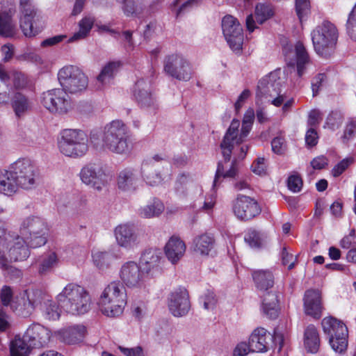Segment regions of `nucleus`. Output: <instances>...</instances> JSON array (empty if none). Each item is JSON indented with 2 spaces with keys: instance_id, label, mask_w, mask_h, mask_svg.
Segmentation results:
<instances>
[{
  "instance_id": "f257e3e1",
  "label": "nucleus",
  "mask_w": 356,
  "mask_h": 356,
  "mask_svg": "<svg viewBox=\"0 0 356 356\" xmlns=\"http://www.w3.org/2000/svg\"><path fill=\"white\" fill-rule=\"evenodd\" d=\"M127 133L126 124L122 120H115L104 127L102 140L97 131H92L90 140L96 149H107L118 154H126L129 149L126 138Z\"/></svg>"
},
{
  "instance_id": "f03ea898",
  "label": "nucleus",
  "mask_w": 356,
  "mask_h": 356,
  "mask_svg": "<svg viewBox=\"0 0 356 356\" xmlns=\"http://www.w3.org/2000/svg\"><path fill=\"white\" fill-rule=\"evenodd\" d=\"M58 302L68 314L81 315L90 309L91 297L82 286L74 283L67 284L57 296Z\"/></svg>"
},
{
  "instance_id": "7ed1b4c3",
  "label": "nucleus",
  "mask_w": 356,
  "mask_h": 356,
  "mask_svg": "<svg viewBox=\"0 0 356 356\" xmlns=\"http://www.w3.org/2000/svg\"><path fill=\"white\" fill-rule=\"evenodd\" d=\"M98 305L102 313L106 316L118 317L121 315L127 305L124 284L120 281L108 284L99 296Z\"/></svg>"
},
{
  "instance_id": "20e7f679",
  "label": "nucleus",
  "mask_w": 356,
  "mask_h": 356,
  "mask_svg": "<svg viewBox=\"0 0 356 356\" xmlns=\"http://www.w3.org/2000/svg\"><path fill=\"white\" fill-rule=\"evenodd\" d=\"M255 113L249 108L244 113L241 127L237 119H233L220 143L222 156H230L235 145L242 143L249 135L254 120Z\"/></svg>"
},
{
  "instance_id": "39448f33",
  "label": "nucleus",
  "mask_w": 356,
  "mask_h": 356,
  "mask_svg": "<svg viewBox=\"0 0 356 356\" xmlns=\"http://www.w3.org/2000/svg\"><path fill=\"white\" fill-rule=\"evenodd\" d=\"M285 94L282 93V83L277 72H270L261 79L256 91V103L269 102L276 107L282 106Z\"/></svg>"
},
{
  "instance_id": "423d86ee",
  "label": "nucleus",
  "mask_w": 356,
  "mask_h": 356,
  "mask_svg": "<svg viewBox=\"0 0 356 356\" xmlns=\"http://www.w3.org/2000/svg\"><path fill=\"white\" fill-rule=\"evenodd\" d=\"M29 84V79L24 72L17 70L8 72L0 63V106L8 104L11 94L20 92Z\"/></svg>"
},
{
  "instance_id": "0eeeda50",
  "label": "nucleus",
  "mask_w": 356,
  "mask_h": 356,
  "mask_svg": "<svg viewBox=\"0 0 356 356\" xmlns=\"http://www.w3.org/2000/svg\"><path fill=\"white\" fill-rule=\"evenodd\" d=\"M88 136L79 129H65L60 133L58 146L65 156H83L88 151Z\"/></svg>"
},
{
  "instance_id": "6e6552de",
  "label": "nucleus",
  "mask_w": 356,
  "mask_h": 356,
  "mask_svg": "<svg viewBox=\"0 0 356 356\" xmlns=\"http://www.w3.org/2000/svg\"><path fill=\"white\" fill-rule=\"evenodd\" d=\"M321 325L323 332L328 336L332 350L339 354L345 353L348 348V336L346 325L333 316L325 317L321 321Z\"/></svg>"
},
{
  "instance_id": "1a4fd4ad",
  "label": "nucleus",
  "mask_w": 356,
  "mask_h": 356,
  "mask_svg": "<svg viewBox=\"0 0 356 356\" xmlns=\"http://www.w3.org/2000/svg\"><path fill=\"white\" fill-rule=\"evenodd\" d=\"M338 39L336 26L330 22H324L312 33V40L316 52L327 56L334 49Z\"/></svg>"
},
{
  "instance_id": "9d476101",
  "label": "nucleus",
  "mask_w": 356,
  "mask_h": 356,
  "mask_svg": "<svg viewBox=\"0 0 356 356\" xmlns=\"http://www.w3.org/2000/svg\"><path fill=\"white\" fill-rule=\"evenodd\" d=\"M58 79L62 88L67 92L75 94L85 90L88 79L83 72L76 66L66 65L58 72Z\"/></svg>"
},
{
  "instance_id": "9b49d317",
  "label": "nucleus",
  "mask_w": 356,
  "mask_h": 356,
  "mask_svg": "<svg viewBox=\"0 0 356 356\" xmlns=\"http://www.w3.org/2000/svg\"><path fill=\"white\" fill-rule=\"evenodd\" d=\"M42 105L51 113L65 115L73 108L71 98L63 88H54L42 95Z\"/></svg>"
},
{
  "instance_id": "f8f14e48",
  "label": "nucleus",
  "mask_w": 356,
  "mask_h": 356,
  "mask_svg": "<svg viewBox=\"0 0 356 356\" xmlns=\"http://www.w3.org/2000/svg\"><path fill=\"white\" fill-rule=\"evenodd\" d=\"M20 28L26 37H34L42 29V17L31 0H20Z\"/></svg>"
},
{
  "instance_id": "ddd939ff",
  "label": "nucleus",
  "mask_w": 356,
  "mask_h": 356,
  "mask_svg": "<svg viewBox=\"0 0 356 356\" xmlns=\"http://www.w3.org/2000/svg\"><path fill=\"white\" fill-rule=\"evenodd\" d=\"M46 230L47 225L43 219L31 216L23 221L20 233L26 240H29L30 248H35L47 243Z\"/></svg>"
},
{
  "instance_id": "4468645a",
  "label": "nucleus",
  "mask_w": 356,
  "mask_h": 356,
  "mask_svg": "<svg viewBox=\"0 0 356 356\" xmlns=\"http://www.w3.org/2000/svg\"><path fill=\"white\" fill-rule=\"evenodd\" d=\"M83 183L97 191H101L108 184L111 175L106 165L102 163H89L80 172Z\"/></svg>"
},
{
  "instance_id": "2eb2a0df",
  "label": "nucleus",
  "mask_w": 356,
  "mask_h": 356,
  "mask_svg": "<svg viewBox=\"0 0 356 356\" xmlns=\"http://www.w3.org/2000/svg\"><path fill=\"white\" fill-rule=\"evenodd\" d=\"M163 70L168 76L182 81H189L193 75L191 65L179 54L166 56L163 62Z\"/></svg>"
},
{
  "instance_id": "dca6fc26",
  "label": "nucleus",
  "mask_w": 356,
  "mask_h": 356,
  "mask_svg": "<svg viewBox=\"0 0 356 356\" xmlns=\"http://www.w3.org/2000/svg\"><path fill=\"white\" fill-rule=\"evenodd\" d=\"M19 187L31 189L36 184V170L31 161L26 158H19L11 165Z\"/></svg>"
},
{
  "instance_id": "f3484780",
  "label": "nucleus",
  "mask_w": 356,
  "mask_h": 356,
  "mask_svg": "<svg viewBox=\"0 0 356 356\" xmlns=\"http://www.w3.org/2000/svg\"><path fill=\"white\" fill-rule=\"evenodd\" d=\"M120 277L122 284L131 289H140L145 286L149 280L140 266L134 261H127L122 266Z\"/></svg>"
},
{
  "instance_id": "a211bd4d",
  "label": "nucleus",
  "mask_w": 356,
  "mask_h": 356,
  "mask_svg": "<svg viewBox=\"0 0 356 356\" xmlns=\"http://www.w3.org/2000/svg\"><path fill=\"white\" fill-rule=\"evenodd\" d=\"M223 35L230 48L235 51H240L243 42V29L235 17L226 15L222 20Z\"/></svg>"
},
{
  "instance_id": "6ab92c4d",
  "label": "nucleus",
  "mask_w": 356,
  "mask_h": 356,
  "mask_svg": "<svg viewBox=\"0 0 356 356\" xmlns=\"http://www.w3.org/2000/svg\"><path fill=\"white\" fill-rule=\"evenodd\" d=\"M274 341L279 343L280 348H282L284 343L283 335L275 332L272 335L263 327L256 328L251 334L249 341L252 352H266L268 350L270 341Z\"/></svg>"
},
{
  "instance_id": "aec40b11",
  "label": "nucleus",
  "mask_w": 356,
  "mask_h": 356,
  "mask_svg": "<svg viewBox=\"0 0 356 356\" xmlns=\"http://www.w3.org/2000/svg\"><path fill=\"white\" fill-rule=\"evenodd\" d=\"M233 211L238 219L249 220L261 213V208L254 199L239 195L234 201Z\"/></svg>"
},
{
  "instance_id": "412c9836",
  "label": "nucleus",
  "mask_w": 356,
  "mask_h": 356,
  "mask_svg": "<svg viewBox=\"0 0 356 356\" xmlns=\"http://www.w3.org/2000/svg\"><path fill=\"white\" fill-rule=\"evenodd\" d=\"M283 52L288 65H297V71L299 76L304 73L305 65L309 62V56L303 44L298 41L293 48L291 46H286Z\"/></svg>"
},
{
  "instance_id": "4be33fe9",
  "label": "nucleus",
  "mask_w": 356,
  "mask_h": 356,
  "mask_svg": "<svg viewBox=\"0 0 356 356\" xmlns=\"http://www.w3.org/2000/svg\"><path fill=\"white\" fill-rule=\"evenodd\" d=\"M168 308L177 317L185 316L191 308L189 295L185 288H179L170 293L168 297Z\"/></svg>"
},
{
  "instance_id": "5701e85b",
  "label": "nucleus",
  "mask_w": 356,
  "mask_h": 356,
  "mask_svg": "<svg viewBox=\"0 0 356 356\" xmlns=\"http://www.w3.org/2000/svg\"><path fill=\"white\" fill-rule=\"evenodd\" d=\"M323 309L321 293L318 290H307L304 296L305 313L315 319H319Z\"/></svg>"
},
{
  "instance_id": "b1692460",
  "label": "nucleus",
  "mask_w": 356,
  "mask_h": 356,
  "mask_svg": "<svg viewBox=\"0 0 356 356\" xmlns=\"http://www.w3.org/2000/svg\"><path fill=\"white\" fill-rule=\"evenodd\" d=\"M114 235L118 245L130 249L138 243V234L134 225L120 224L114 229Z\"/></svg>"
},
{
  "instance_id": "393cba45",
  "label": "nucleus",
  "mask_w": 356,
  "mask_h": 356,
  "mask_svg": "<svg viewBox=\"0 0 356 356\" xmlns=\"http://www.w3.org/2000/svg\"><path fill=\"white\" fill-rule=\"evenodd\" d=\"M161 252L154 249L144 251L140 259V266L149 279L160 271Z\"/></svg>"
},
{
  "instance_id": "a878e982",
  "label": "nucleus",
  "mask_w": 356,
  "mask_h": 356,
  "mask_svg": "<svg viewBox=\"0 0 356 356\" xmlns=\"http://www.w3.org/2000/svg\"><path fill=\"white\" fill-rule=\"evenodd\" d=\"M25 340H28L31 346L41 348L47 345L50 340V331L40 324H33L24 334Z\"/></svg>"
},
{
  "instance_id": "bb28decb",
  "label": "nucleus",
  "mask_w": 356,
  "mask_h": 356,
  "mask_svg": "<svg viewBox=\"0 0 356 356\" xmlns=\"http://www.w3.org/2000/svg\"><path fill=\"white\" fill-rule=\"evenodd\" d=\"M134 95L141 106L156 108V101L151 92L149 82L138 80L134 88Z\"/></svg>"
},
{
  "instance_id": "cd10ccee",
  "label": "nucleus",
  "mask_w": 356,
  "mask_h": 356,
  "mask_svg": "<svg viewBox=\"0 0 356 356\" xmlns=\"http://www.w3.org/2000/svg\"><path fill=\"white\" fill-rule=\"evenodd\" d=\"M29 240H26L23 236H14L11 241L8 244H11L8 250L10 260L17 261L24 260L29 256Z\"/></svg>"
},
{
  "instance_id": "c85d7f7f",
  "label": "nucleus",
  "mask_w": 356,
  "mask_h": 356,
  "mask_svg": "<svg viewBox=\"0 0 356 356\" xmlns=\"http://www.w3.org/2000/svg\"><path fill=\"white\" fill-rule=\"evenodd\" d=\"M186 246L178 236L170 238L164 247V252L168 259L172 264H177L184 255Z\"/></svg>"
},
{
  "instance_id": "c756f323",
  "label": "nucleus",
  "mask_w": 356,
  "mask_h": 356,
  "mask_svg": "<svg viewBox=\"0 0 356 356\" xmlns=\"http://www.w3.org/2000/svg\"><path fill=\"white\" fill-rule=\"evenodd\" d=\"M42 299V293L40 291H26L22 297V304H19L16 309L19 315L28 316L34 311L35 307L41 303Z\"/></svg>"
},
{
  "instance_id": "7c9ffc66",
  "label": "nucleus",
  "mask_w": 356,
  "mask_h": 356,
  "mask_svg": "<svg viewBox=\"0 0 356 356\" xmlns=\"http://www.w3.org/2000/svg\"><path fill=\"white\" fill-rule=\"evenodd\" d=\"M237 164L235 157H224L218 163V168L213 181V186H216L220 177H233L236 174Z\"/></svg>"
},
{
  "instance_id": "2f4dec72",
  "label": "nucleus",
  "mask_w": 356,
  "mask_h": 356,
  "mask_svg": "<svg viewBox=\"0 0 356 356\" xmlns=\"http://www.w3.org/2000/svg\"><path fill=\"white\" fill-rule=\"evenodd\" d=\"M252 276L257 289L260 291H267L274 286L275 277L270 270H254Z\"/></svg>"
},
{
  "instance_id": "473e14b6",
  "label": "nucleus",
  "mask_w": 356,
  "mask_h": 356,
  "mask_svg": "<svg viewBox=\"0 0 356 356\" xmlns=\"http://www.w3.org/2000/svg\"><path fill=\"white\" fill-rule=\"evenodd\" d=\"M13 110L17 118H22L31 110V100L22 92L11 94L10 100Z\"/></svg>"
},
{
  "instance_id": "72a5a7b5",
  "label": "nucleus",
  "mask_w": 356,
  "mask_h": 356,
  "mask_svg": "<svg viewBox=\"0 0 356 356\" xmlns=\"http://www.w3.org/2000/svg\"><path fill=\"white\" fill-rule=\"evenodd\" d=\"M138 179L134 170L124 169L122 170L117 179L118 188L122 191H134L138 186Z\"/></svg>"
},
{
  "instance_id": "f704fd0d",
  "label": "nucleus",
  "mask_w": 356,
  "mask_h": 356,
  "mask_svg": "<svg viewBox=\"0 0 356 356\" xmlns=\"http://www.w3.org/2000/svg\"><path fill=\"white\" fill-rule=\"evenodd\" d=\"M86 328L83 325H76L63 329L60 333L62 340L68 344H74L83 340Z\"/></svg>"
},
{
  "instance_id": "c9c22d12",
  "label": "nucleus",
  "mask_w": 356,
  "mask_h": 356,
  "mask_svg": "<svg viewBox=\"0 0 356 356\" xmlns=\"http://www.w3.org/2000/svg\"><path fill=\"white\" fill-rule=\"evenodd\" d=\"M261 308L264 314L270 318H275L278 316V299L275 292L264 291Z\"/></svg>"
},
{
  "instance_id": "e433bc0d",
  "label": "nucleus",
  "mask_w": 356,
  "mask_h": 356,
  "mask_svg": "<svg viewBox=\"0 0 356 356\" xmlns=\"http://www.w3.org/2000/svg\"><path fill=\"white\" fill-rule=\"evenodd\" d=\"M18 187L19 185L11 166L8 170L0 172V193L10 195L17 191Z\"/></svg>"
},
{
  "instance_id": "4c0bfd02",
  "label": "nucleus",
  "mask_w": 356,
  "mask_h": 356,
  "mask_svg": "<svg viewBox=\"0 0 356 356\" xmlns=\"http://www.w3.org/2000/svg\"><path fill=\"white\" fill-rule=\"evenodd\" d=\"M305 347L308 353H316L320 348V337L317 328L309 325L305 331Z\"/></svg>"
},
{
  "instance_id": "58836bf2",
  "label": "nucleus",
  "mask_w": 356,
  "mask_h": 356,
  "mask_svg": "<svg viewBox=\"0 0 356 356\" xmlns=\"http://www.w3.org/2000/svg\"><path fill=\"white\" fill-rule=\"evenodd\" d=\"M121 66L120 62L111 61L108 63L101 70L97 77V81L101 86L109 83L118 72Z\"/></svg>"
},
{
  "instance_id": "ea45409f",
  "label": "nucleus",
  "mask_w": 356,
  "mask_h": 356,
  "mask_svg": "<svg viewBox=\"0 0 356 356\" xmlns=\"http://www.w3.org/2000/svg\"><path fill=\"white\" fill-rule=\"evenodd\" d=\"M214 243L215 240L212 236L202 234L194 239V251L201 255H209L214 247Z\"/></svg>"
},
{
  "instance_id": "a19ab883",
  "label": "nucleus",
  "mask_w": 356,
  "mask_h": 356,
  "mask_svg": "<svg viewBox=\"0 0 356 356\" xmlns=\"http://www.w3.org/2000/svg\"><path fill=\"white\" fill-rule=\"evenodd\" d=\"M17 28L12 17L8 13L0 12V35L11 38L15 35Z\"/></svg>"
},
{
  "instance_id": "79ce46f5",
  "label": "nucleus",
  "mask_w": 356,
  "mask_h": 356,
  "mask_svg": "<svg viewBox=\"0 0 356 356\" xmlns=\"http://www.w3.org/2000/svg\"><path fill=\"white\" fill-rule=\"evenodd\" d=\"M95 19L92 17L87 16L83 17L79 22V31L74 33L68 40V42H73L86 38L92 28Z\"/></svg>"
},
{
  "instance_id": "37998d69",
  "label": "nucleus",
  "mask_w": 356,
  "mask_h": 356,
  "mask_svg": "<svg viewBox=\"0 0 356 356\" xmlns=\"http://www.w3.org/2000/svg\"><path fill=\"white\" fill-rule=\"evenodd\" d=\"M31 348L33 347L31 346L28 340H25L24 335L22 338L16 337L10 343V355L11 356H27Z\"/></svg>"
},
{
  "instance_id": "c03bdc74",
  "label": "nucleus",
  "mask_w": 356,
  "mask_h": 356,
  "mask_svg": "<svg viewBox=\"0 0 356 356\" xmlns=\"http://www.w3.org/2000/svg\"><path fill=\"white\" fill-rule=\"evenodd\" d=\"M59 262L58 257L56 252H49L43 255L38 266V273L40 275H45L52 270L54 268L58 266Z\"/></svg>"
},
{
  "instance_id": "a18cd8bd",
  "label": "nucleus",
  "mask_w": 356,
  "mask_h": 356,
  "mask_svg": "<svg viewBox=\"0 0 356 356\" xmlns=\"http://www.w3.org/2000/svg\"><path fill=\"white\" fill-rule=\"evenodd\" d=\"M164 211V205L158 199H154L149 204L140 209V215L145 218L159 216Z\"/></svg>"
},
{
  "instance_id": "49530a36",
  "label": "nucleus",
  "mask_w": 356,
  "mask_h": 356,
  "mask_svg": "<svg viewBox=\"0 0 356 356\" xmlns=\"http://www.w3.org/2000/svg\"><path fill=\"white\" fill-rule=\"evenodd\" d=\"M40 305L43 315L47 319L53 321L58 319L60 312L56 302L51 300L45 299L42 296Z\"/></svg>"
},
{
  "instance_id": "de8ad7c7",
  "label": "nucleus",
  "mask_w": 356,
  "mask_h": 356,
  "mask_svg": "<svg viewBox=\"0 0 356 356\" xmlns=\"http://www.w3.org/2000/svg\"><path fill=\"white\" fill-rule=\"evenodd\" d=\"M122 3V10L127 17H139L143 13V7L136 4L133 0H116Z\"/></svg>"
},
{
  "instance_id": "09e8293b",
  "label": "nucleus",
  "mask_w": 356,
  "mask_h": 356,
  "mask_svg": "<svg viewBox=\"0 0 356 356\" xmlns=\"http://www.w3.org/2000/svg\"><path fill=\"white\" fill-rule=\"evenodd\" d=\"M92 257L95 264L99 269L108 267L113 258V255L107 252H97L93 254Z\"/></svg>"
},
{
  "instance_id": "8fccbe9b",
  "label": "nucleus",
  "mask_w": 356,
  "mask_h": 356,
  "mask_svg": "<svg viewBox=\"0 0 356 356\" xmlns=\"http://www.w3.org/2000/svg\"><path fill=\"white\" fill-rule=\"evenodd\" d=\"M142 173L147 184L150 186H157L162 181L161 175L154 172L147 164L143 165Z\"/></svg>"
},
{
  "instance_id": "3c124183",
  "label": "nucleus",
  "mask_w": 356,
  "mask_h": 356,
  "mask_svg": "<svg viewBox=\"0 0 356 356\" xmlns=\"http://www.w3.org/2000/svg\"><path fill=\"white\" fill-rule=\"evenodd\" d=\"M198 1L199 0H187L180 3V0H175L172 4V11L176 15V17H179L188 9L197 5Z\"/></svg>"
},
{
  "instance_id": "603ef678",
  "label": "nucleus",
  "mask_w": 356,
  "mask_h": 356,
  "mask_svg": "<svg viewBox=\"0 0 356 356\" xmlns=\"http://www.w3.org/2000/svg\"><path fill=\"white\" fill-rule=\"evenodd\" d=\"M273 15L271 8L268 5L259 3L255 8V17L257 22L262 24Z\"/></svg>"
},
{
  "instance_id": "864d4df0",
  "label": "nucleus",
  "mask_w": 356,
  "mask_h": 356,
  "mask_svg": "<svg viewBox=\"0 0 356 356\" xmlns=\"http://www.w3.org/2000/svg\"><path fill=\"white\" fill-rule=\"evenodd\" d=\"M268 164L265 157H257L251 165L252 171L259 176L267 175Z\"/></svg>"
},
{
  "instance_id": "5fc2aeb1",
  "label": "nucleus",
  "mask_w": 356,
  "mask_h": 356,
  "mask_svg": "<svg viewBox=\"0 0 356 356\" xmlns=\"http://www.w3.org/2000/svg\"><path fill=\"white\" fill-rule=\"evenodd\" d=\"M346 31L351 39L356 41V3L348 15Z\"/></svg>"
},
{
  "instance_id": "6e6d98bb",
  "label": "nucleus",
  "mask_w": 356,
  "mask_h": 356,
  "mask_svg": "<svg viewBox=\"0 0 356 356\" xmlns=\"http://www.w3.org/2000/svg\"><path fill=\"white\" fill-rule=\"evenodd\" d=\"M296 11L300 21L310 13L309 0H296Z\"/></svg>"
},
{
  "instance_id": "4d7b16f0",
  "label": "nucleus",
  "mask_w": 356,
  "mask_h": 356,
  "mask_svg": "<svg viewBox=\"0 0 356 356\" xmlns=\"http://www.w3.org/2000/svg\"><path fill=\"white\" fill-rule=\"evenodd\" d=\"M303 181L298 174L291 175L287 179V187L293 193H298L302 190Z\"/></svg>"
},
{
  "instance_id": "13d9d810",
  "label": "nucleus",
  "mask_w": 356,
  "mask_h": 356,
  "mask_svg": "<svg viewBox=\"0 0 356 356\" xmlns=\"http://www.w3.org/2000/svg\"><path fill=\"white\" fill-rule=\"evenodd\" d=\"M245 241L252 248H259L261 244L259 233L254 229H250L245 236Z\"/></svg>"
},
{
  "instance_id": "bf43d9fd",
  "label": "nucleus",
  "mask_w": 356,
  "mask_h": 356,
  "mask_svg": "<svg viewBox=\"0 0 356 356\" xmlns=\"http://www.w3.org/2000/svg\"><path fill=\"white\" fill-rule=\"evenodd\" d=\"M200 301L203 303L206 309H213L217 302L216 296L213 292L207 291L201 298Z\"/></svg>"
},
{
  "instance_id": "052dcab7",
  "label": "nucleus",
  "mask_w": 356,
  "mask_h": 356,
  "mask_svg": "<svg viewBox=\"0 0 356 356\" xmlns=\"http://www.w3.org/2000/svg\"><path fill=\"white\" fill-rule=\"evenodd\" d=\"M356 136V121L351 120L346 126L342 139L343 143L348 142Z\"/></svg>"
},
{
  "instance_id": "680f3d73",
  "label": "nucleus",
  "mask_w": 356,
  "mask_h": 356,
  "mask_svg": "<svg viewBox=\"0 0 356 356\" xmlns=\"http://www.w3.org/2000/svg\"><path fill=\"white\" fill-rule=\"evenodd\" d=\"M15 48L14 46L10 43L3 44L1 47V53L2 56V60L4 63L10 61L14 55Z\"/></svg>"
},
{
  "instance_id": "e2e57ef3",
  "label": "nucleus",
  "mask_w": 356,
  "mask_h": 356,
  "mask_svg": "<svg viewBox=\"0 0 356 356\" xmlns=\"http://www.w3.org/2000/svg\"><path fill=\"white\" fill-rule=\"evenodd\" d=\"M326 79V75L324 73H320L317 74L313 79L312 82V89L313 92V96H316L321 87L323 85V83Z\"/></svg>"
},
{
  "instance_id": "0e129e2a",
  "label": "nucleus",
  "mask_w": 356,
  "mask_h": 356,
  "mask_svg": "<svg viewBox=\"0 0 356 356\" xmlns=\"http://www.w3.org/2000/svg\"><path fill=\"white\" fill-rule=\"evenodd\" d=\"M0 298L3 306H8L13 298V291L8 286H3L1 290Z\"/></svg>"
},
{
  "instance_id": "69168bd1",
  "label": "nucleus",
  "mask_w": 356,
  "mask_h": 356,
  "mask_svg": "<svg viewBox=\"0 0 356 356\" xmlns=\"http://www.w3.org/2000/svg\"><path fill=\"white\" fill-rule=\"evenodd\" d=\"M272 150L274 154H282L284 153L285 143L281 137L275 138L271 143Z\"/></svg>"
},
{
  "instance_id": "338daca9",
  "label": "nucleus",
  "mask_w": 356,
  "mask_h": 356,
  "mask_svg": "<svg viewBox=\"0 0 356 356\" xmlns=\"http://www.w3.org/2000/svg\"><path fill=\"white\" fill-rule=\"evenodd\" d=\"M350 161L346 158L341 161L338 164H337L332 170V174L334 177H337L341 175L348 167Z\"/></svg>"
},
{
  "instance_id": "774afa93",
  "label": "nucleus",
  "mask_w": 356,
  "mask_h": 356,
  "mask_svg": "<svg viewBox=\"0 0 356 356\" xmlns=\"http://www.w3.org/2000/svg\"><path fill=\"white\" fill-rule=\"evenodd\" d=\"M318 134L316 131L311 127L309 129L305 134V143L308 147H313L317 144L318 142Z\"/></svg>"
}]
</instances>
